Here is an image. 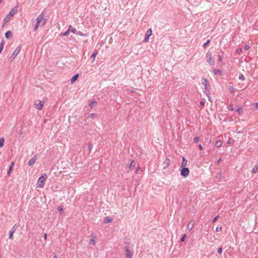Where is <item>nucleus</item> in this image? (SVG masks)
<instances>
[{
    "label": "nucleus",
    "instance_id": "nucleus-19",
    "mask_svg": "<svg viewBox=\"0 0 258 258\" xmlns=\"http://www.w3.org/2000/svg\"><path fill=\"white\" fill-rule=\"evenodd\" d=\"M79 74H76L74 75L71 80V84L74 83L78 78Z\"/></svg>",
    "mask_w": 258,
    "mask_h": 258
},
{
    "label": "nucleus",
    "instance_id": "nucleus-15",
    "mask_svg": "<svg viewBox=\"0 0 258 258\" xmlns=\"http://www.w3.org/2000/svg\"><path fill=\"white\" fill-rule=\"evenodd\" d=\"M113 221V219L110 217H106L104 219V223H108L111 222Z\"/></svg>",
    "mask_w": 258,
    "mask_h": 258
},
{
    "label": "nucleus",
    "instance_id": "nucleus-29",
    "mask_svg": "<svg viewBox=\"0 0 258 258\" xmlns=\"http://www.w3.org/2000/svg\"><path fill=\"white\" fill-rule=\"evenodd\" d=\"M14 165V162H12V163H11V165H10V166L9 167V171L8 172V175H10V173H11V171L12 170V168H13Z\"/></svg>",
    "mask_w": 258,
    "mask_h": 258
},
{
    "label": "nucleus",
    "instance_id": "nucleus-3",
    "mask_svg": "<svg viewBox=\"0 0 258 258\" xmlns=\"http://www.w3.org/2000/svg\"><path fill=\"white\" fill-rule=\"evenodd\" d=\"M18 11V9L17 7H15L13 8L8 14V15L6 16L4 21V23L6 24L10 19V18L13 17Z\"/></svg>",
    "mask_w": 258,
    "mask_h": 258
},
{
    "label": "nucleus",
    "instance_id": "nucleus-48",
    "mask_svg": "<svg viewBox=\"0 0 258 258\" xmlns=\"http://www.w3.org/2000/svg\"><path fill=\"white\" fill-rule=\"evenodd\" d=\"M231 140H232L231 138H229L228 141V142H227V144H231Z\"/></svg>",
    "mask_w": 258,
    "mask_h": 258
},
{
    "label": "nucleus",
    "instance_id": "nucleus-44",
    "mask_svg": "<svg viewBox=\"0 0 258 258\" xmlns=\"http://www.w3.org/2000/svg\"><path fill=\"white\" fill-rule=\"evenodd\" d=\"M229 109L231 111H233L234 110V108H233V106L232 105L230 104L229 106Z\"/></svg>",
    "mask_w": 258,
    "mask_h": 258
},
{
    "label": "nucleus",
    "instance_id": "nucleus-26",
    "mask_svg": "<svg viewBox=\"0 0 258 258\" xmlns=\"http://www.w3.org/2000/svg\"><path fill=\"white\" fill-rule=\"evenodd\" d=\"M135 163L134 162V160H132L131 163H130V165H129V168L130 170H133L135 167Z\"/></svg>",
    "mask_w": 258,
    "mask_h": 258
},
{
    "label": "nucleus",
    "instance_id": "nucleus-6",
    "mask_svg": "<svg viewBox=\"0 0 258 258\" xmlns=\"http://www.w3.org/2000/svg\"><path fill=\"white\" fill-rule=\"evenodd\" d=\"M18 228V225L17 224H15L13 226V227L11 228V230L9 232V239H13V234L16 231V230Z\"/></svg>",
    "mask_w": 258,
    "mask_h": 258
},
{
    "label": "nucleus",
    "instance_id": "nucleus-49",
    "mask_svg": "<svg viewBox=\"0 0 258 258\" xmlns=\"http://www.w3.org/2000/svg\"><path fill=\"white\" fill-rule=\"evenodd\" d=\"M253 104L256 108H258V102L254 103Z\"/></svg>",
    "mask_w": 258,
    "mask_h": 258
},
{
    "label": "nucleus",
    "instance_id": "nucleus-18",
    "mask_svg": "<svg viewBox=\"0 0 258 258\" xmlns=\"http://www.w3.org/2000/svg\"><path fill=\"white\" fill-rule=\"evenodd\" d=\"M68 30L70 32H71L74 34H76L77 31L76 29L73 28L71 25L69 26Z\"/></svg>",
    "mask_w": 258,
    "mask_h": 258
},
{
    "label": "nucleus",
    "instance_id": "nucleus-56",
    "mask_svg": "<svg viewBox=\"0 0 258 258\" xmlns=\"http://www.w3.org/2000/svg\"><path fill=\"white\" fill-rule=\"evenodd\" d=\"M53 258H57V256H56V255H55L53 257Z\"/></svg>",
    "mask_w": 258,
    "mask_h": 258
},
{
    "label": "nucleus",
    "instance_id": "nucleus-51",
    "mask_svg": "<svg viewBox=\"0 0 258 258\" xmlns=\"http://www.w3.org/2000/svg\"><path fill=\"white\" fill-rule=\"evenodd\" d=\"M89 115H90V117H93V116H94L95 115V114L92 113V114H89Z\"/></svg>",
    "mask_w": 258,
    "mask_h": 258
},
{
    "label": "nucleus",
    "instance_id": "nucleus-28",
    "mask_svg": "<svg viewBox=\"0 0 258 258\" xmlns=\"http://www.w3.org/2000/svg\"><path fill=\"white\" fill-rule=\"evenodd\" d=\"M70 34V32L69 31V30L68 29L65 32L61 33L60 34V35L62 36H68Z\"/></svg>",
    "mask_w": 258,
    "mask_h": 258
},
{
    "label": "nucleus",
    "instance_id": "nucleus-42",
    "mask_svg": "<svg viewBox=\"0 0 258 258\" xmlns=\"http://www.w3.org/2000/svg\"><path fill=\"white\" fill-rule=\"evenodd\" d=\"M222 247H220L218 249V250H217V252L219 253V254H221L222 253Z\"/></svg>",
    "mask_w": 258,
    "mask_h": 258
},
{
    "label": "nucleus",
    "instance_id": "nucleus-55",
    "mask_svg": "<svg viewBox=\"0 0 258 258\" xmlns=\"http://www.w3.org/2000/svg\"><path fill=\"white\" fill-rule=\"evenodd\" d=\"M140 170V168L138 167L137 168V171H138V170Z\"/></svg>",
    "mask_w": 258,
    "mask_h": 258
},
{
    "label": "nucleus",
    "instance_id": "nucleus-41",
    "mask_svg": "<svg viewBox=\"0 0 258 258\" xmlns=\"http://www.w3.org/2000/svg\"><path fill=\"white\" fill-rule=\"evenodd\" d=\"M219 218V216L215 217L212 220V223H215Z\"/></svg>",
    "mask_w": 258,
    "mask_h": 258
},
{
    "label": "nucleus",
    "instance_id": "nucleus-35",
    "mask_svg": "<svg viewBox=\"0 0 258 258\" xmlns=\"http://www.w3.org/2000/svg\"><path fill=\"white\" fill-rule=\"evenodd\" d=\"M228 89H229V91H230V92H231V93H234V88H233L232 86H229L228 87Z\"/></svg>",
    "mask_w": 258,
    "mask_h": 258
},
{
    "label": "nucleus",
    "instance_id": "nucleus-25",
    "mask_svg": "<svg viewBox=\"0 0 258 258\" xmlns=\"http://www.w3.org/2000/svg\"><path fill=\"white\" fill-rule=\"evenodd\" d=\"M170 160L169 158H166L164 162V163L166 164V167H168L170 165Z\"/></svg>",
    "mask_w": 258,
    "mask_h": 258
},
{
    "label": "nucleus",
    "instance_id": "nucleus-57",
    "mask_svg": "<svg viewBox=\"0 0 258 258\" xmlns=\"http://www.w3.org/2000/svg\"><path fill=\"white\" fill-rule=\"evenodd\" d=\"M2 0H0V4L2 3Z\"/></svg>",
    "mask_w": 258,
    "mask_h": 258
},
{
    "label": "nucleus",
    "instance_id": "nucleus-27",
    "mask_svg": "<svg viewBox=\"0 0 258 258\" xmlns=\"http://www.w3.org/2000/svg\"><path fill=\"white\" fill-rule=\"evenodd\" d=\"M5 142V139L4 137H2L0 139V148H2L4 146Z\"/></svg>",
    "mask_w": 258,
    "mask_h": 258
},
{
    "label": "nucleus",
    "instance_id": "nucleus-16",
    "mask_svg": "<svg viewBox=\"0 0 258 258\" xmlns=\"http://www.w3.org/2000/svg\"><path fill=\"white\" fill-rule=\"evenodd\" d=\"M187 160L184 157H182L181 167H185V166L187 165Z\"/></svg>",
    "mask_w": 258,
    "mask_h": 258
},
{
    "label": "nucleus",
    "instance_id": "nucleus-45",
    "mask_svg": "<svg viewBox=\"0 0 258 258\" xmlns=\"http://www.w3.org/2000/svg\"><path fill=\"white\" fill-rule=\"evenodd\" d=\"M249 48V46L248 45H245L244 47V49L247 50Z\"/></svg>",
    "mask_w": 258,
    "mask_h": 258
},
{
    "label": "nucleus",
    "instance_id": "nucleus-23",
    "mask_svg": "<svg viewBox=\"0 0 258 258\" xmlns=\"http://www.w3.org/2000/svg\"><path fill=\"white\" fill-rule=\"evenodd\" d=\"M222 145V142L221 140H219L216 142L215 146L217 148H219V147H221Z\"/></svg>",
    "mask_w": 258,
    "mask_h": 258
},
{
    "label": "nucleus",
    "instance_id": "nucleus-8",
    "mask_svg": "<svg viewBox=\"0 0 258 258\" xmlns=\"http://www.w3.org/2000/svg\"><path fill=\"white\" fill-rule=\"evenodd\" d=\"M152 33V31L151 29H148L145 34V37L144 39V41L147 42L149 41V37L151 35Z\"/></svg>",
    "mask_w": 258,
    "mask_h": 258
},
{
    "label": "nucleus",
    "instance_id": "nucleus-14",
    "mask_svg": "<svg viewBox=\"0 0 258 258\" xmlns=\"http://www.w3.org/2000/svg\"><path fill=\"white\" fill-rule=\"evenodd\" d=\"M213 72L215 75H219L220 76L223 75L222 71L219 69H214Z\"/></svg>",
    "mask_w": 258,
    "mask_h": 258
},
{
    "label": "nucleus",
    "instance_id": "nucleus-12",
    "mask_svg": "<svg viewBox=\"0 0 258 258\" xmlns=\"http://www.w3.org/2000/svg\"><path fill=\"white\" fill-rule=\"evenodd\" d=\"M125 255H126L125 258H131L132 255H131V251L129 249L128 246L125 247Z\"/></svg>",
    "mask_w": 258,
    "mask_h": 258
},
{
    "label": "nucleus",
    "instance_id": "nucleus-2",
    "mask_svg": "<svg viewBox=\"0 0 258 258\" xmlns=\"http://www.w3.org/2000/svg\"><path fill=\"white\" fill-rule=\"evenodd\" d=\"M46 178V175L45 174L44 175H41L38 179L37 183V187L39 188H42L44 186L45 181Z\"/></svg>",
    "mask_w": 258,
    "mask_h": 258
},
{
    "label": "nucleus",
    "instance_id": "nucleus-39",
    "mask_svg": "<svg viewBox=\"0 0 258 258\" xmlns=\"http://www.w3.org/2000/svg\"><path fill=\"white\" fill-rule=\"evenodd\" d=\"M57 210L60 213L63 211V208L60 206L57 207Z\"/></svg>",
    "mask_w": 258,
    "mask_h": 258
},
{
    "label": "nucleus",
    "instance_id": "nucleus-34",
    "mask_svg": "<svg viewBox=\"0 0 258 258\" xmlns=\"http://www.w3.org/2000/svg\"><path fill=\"white\" fill-rule=\"evenodd\" d=\"M89 243L91 245H94L95 243V241L94 240V238H92L90 240Z\"/></svg>",
    "mask_w": 258,
    "mask_h": 258
},
{
    "label": "nucleus",
    "instance_id": "nucleus-37",
    "mask_svg": "<svg viewBox=\"0 0 258 258\" xmlns=\"http://www.w3.org/2000/svg\"><path fill=\"white\" fill-rule=\"evenodd\" d=\"M77 35L79 36H85V35L83 34L81 31H77L76 33Z\"/></svg>",
    "mask_w": 258,
    "mask_h": 258
},
{
    "label": "nucleus",
    "instance_id": "nucleus-20",
    "mask_svg": "<svg viewBox=\"0 0 258 258\" xmlns=\"http://www.w3.org/2000/svg\"><path fill=\"white\" fill-rule=\"evenodd\" d=\"M209 87H210V86H207V89H205V90H206L205 92H206V95L208 96V97L209 98V100L210 101V91L209 90Z\"/></svg>",
    "mask_w": 258,
    "mask_h": 258
},
{
    "label": "nucleus",
    "instance_id": "nucleus-1",
    "mask_svg": "<svg viewBox=\"0 0 258 258\" xmlns=\"http://www.w3.org/2000/svg\"><path fill=\"white\" fill-rule=\"evenodd\" d=\"M45 15L44 12H42L36 18L37 22L34 27V31L37 30L40 25L43 26L45 24L46 19L44 18Z\"/></svg>",
    "mask_w": 258,
    "mask_h": 258
},
{
    "label": "nucleus",
    "instance_id": "nucleus-10",
    "mask_svg": "<svg viewBox=\"0 0 258 258\" xmlns=\"http://www.w3.org/2000/svg\"><path fill=\"white\" fill-rule=\"evenodd\" d=\"M37 158L36 155H34L31 159H30L28 162L29 166H31L34 165L37 160Z\"/></svg>",
    "mask_w": 258,
    "mask_h": 258
},
{
    "label": "nucleus",
    "instance_id": "nucleus-52",
    "mask_svg": "<svg viewBox=\"0 0 258 258\" xmlns=\"http://www.w3.org/2000/svg\"><path fill=\"white\" fill-rule=\"evenodd\" d=\"M200 104H201V105H204V102L203 101H201V102H200Z\"/></svg>",
    "mask_w": 258,
    "mask_h": 258
},
{
    "label": "nucleus",
    "instance_id": "nucleus-50",
    "mask_svg": "<svg viewBox=\"0 0 258 258\" xmlns=\"http://www.w3.org/2000/svg\"><path fill=\"white\" fill-rule=\"evenodd\" d=\"M199 149H200V150H203V148L202 146L201 145V144H200V145H199Z\"/></svg>",
    "mask_w": 258,
    "mask_h": 258
},
{
    "label": "nucleus",
    "instance_id": "nucleus-32",
    "mask_svg": "<svg viewBox=\"0 0 258 258\" xmlns=\"http://www.w3.org/2000/svg\"><path fill=\"white\" fill-rule=\"evenodd\" d=\"M239 79L241 81H244V80H245V78L243 74H240L239 76Z\"/></svg>",
    "mask_w": 258,
    "mask_h": 258
},
{
    "label": "nucleus",
    "instance_id": "nucleus-11",
    "mask_svg": "<svg viewBox=\"0 0 258 258\" xmlns=\"http://www.w3.org/2000/svg\"><path fill=\"white\" fill-rule=\"evenodd\" d=\"M194 222L192 221H190L187 225V228L189 231H190L194 227Z\"/></svg>",
    "mask_w": 258,
    "mask_h": 258
},
{
    "label": "nucleus",
    "instance_id": "nucleus-53",
    "mask_svg": "<svg viewBox=\"0 0 258 258\" xmlns=\"http://www.w3.org/2000/svg\"><path fill=\"white\" fill-rule=\"evenodd\" d=\"M46 237H47V234L45 233V234H44V237L45 239H46Z\"/></svg>",
    "mask_w": 258,
    "mask_h": 258
},
{
    "label": "nucleus",
    "instance_id": "nucleus-5",
    "mask_svg": "<svg viewBox=\"0 0 258 258\" xmlns=\"http://www.w3.org/2000/svg\"><path fill=\"white\" fill-rule=\"evenodd\" d=\"M181 168L180 171V174L181 176L186 177H187L189 173V169L185 167H180Z\"/></svg>",
    "mask_w": 258,
    "mask_h": 258
},
{
    "label": "nucleus",
    "instance_id": "nucleus-17",
    "mask_svg": "<svg viewBox=\"0 0 258 258\" xmlns=\"http://www.w3.org/2000/svg\"><path fill=\"white\" fill-rule=\"evenodd\" d=\"M12 36V33L11 31H8L5 33V37L7 39H10Z\"/></svg>",
    "mask_w": 258,
    "mask_h": 258
},
{
    "label": "nucleus",
    "instance_id": "nucleus-43",
    "mask_svg": "<svg viewBox=\"0 0 258 258\" xmlns=\"http://www.w3.org/2000/svg\"><path fill=\"white\" fill-rule=\"evenodd\" d=\"M217 232H220L222 230V227H217L216 229Z\"/></svg>",
    "mask_w": 258,
    "mask_h": 258
},
{
    "label": "nucleus",
    "instance_id": "nucleus-21",
    "mask_svg": "<svg viewBox=\"0 0 258 258\" xmlns=\"http://www.w3.org/2000/svg\"><path fill=\"white\" fill-rule=\"evenodd\" d=\"M258 171V162L256 163L254 167L252 170V173H255Z\"/></svg>",
    "mask_w": 258,
    "mask_h": 258
},
{
    "label": "nucleus",
    "instance_id": "nucleus-33",
    "mask_svg": "<svg viewBox=\"0 0 258 258\" xmlns=\"http://www.w3.org/2000/svg\"><path fill=\"white\" fill-rule=\"evenodd\" d=\"M97 54V51H95H95L93 52V54L91 55V58H92L93 59V60H94V59H95V57H96V56Z\"/></svg>",
    "mask_w": 258,
    "mask_h": 258
},
{
    "label": "nucleus",
    "instance_id": "nucleus-22",
    "mask_svg": "<svg viewBox=\"0 0 258 258\" xmlns=\"http://www.w3.org/2000/svg\"><path fill=\"white\" fill-rule=\"evenodd\" d=\"M97 104V101L95 100H93L92 101L90 102L89 104V106L91 108H92L95 105Z\"/></svg>",
    "mask_w": 258,
    "mask_h": 258
},
{
    "label": "nucleus",
    "instance_id": "nucleus-46",
    "mask_svg": "<svg viewBox=\"0 0 258 258\" xmlns=\"http://www.w3.org/2000/svg\"><path fill=\"white\" fill-rule=\"evenodd\" d=\"M236 52L238 53H240L242 52V49L241 48H238L236 49Z\"/></svg>",
    "mask_w": 258,
    "mask_h": 258
},
{
    "label": "nucleus",
    "instance_id": "nucleus-31",
    "mask_svg": "<svg viewBox=\"0 0 258 258\" xmlns=\"http://www.w3.org/2000/svg\"><path fill=\"white\" fill-rule=\"evenodd\" d=\"M210 39H208V40H207V41H206L205 43H204V44H203V47H204V48H206V47H207V45H208L209 44V43H210Z\"/></svg>",
    "mask_w": 258,
    "mask_h": 258
},
{
    "label": "nucleus",
    "instance_id": "nucleus-54",
    "mask_svg": "<svg viewBox=\"0 0 258 258\" xmlns=\"http://www.w3.org/2000/svg\"><path fill=\"white\" fill-rule=\"evenodd\" d=\"M221 159H219L218 161H217V163L218 164H219L220 163V161H221Z\"/></svg>",
    "mask_w": 258,
    "mask_h": 258
},
{
    "label": "nucleus",
    "instance_id": "nucleus-36",
    "mask_svg": "<svg viewBox=\"0 0 258 258\" xmlns=\"http://www.w3.org/2000/svg\"><path fill=\"white\" fill-rule=\"evenodd\" d=\"M186 237V234H184L183 235L182 237L181 238V239H180V241H181V242H183V241H184V240H185V239Z\"/></svg>",
    "mask_w": 258,
    "mask_h": 258
},
{
    "label": "nucleus",
    "instance_id": "nucleus-4",
    "mask_svg": "<svg viewBox=\"0 0 258 258\" xmlns=\"http://www.w3.org/2000/svg\"><path fill=\"white\" fill-rule=\"evenodd\" d=\"M206 57L207 62L211 66L215 64V60L212 58V54L211 52L208 51L206 53Z\"/></svg>",
    "mask_w": 258,
    "mask_h": 258
},
{
    "label": "nucleus",
    "instance_id": "nucleus-9",
    "mask_svg": "<svg viewBox=\"0 0 258 258\" xmlns=\"http://www.w3.org/2000/svg\"><path fill=\"white\" fill-rule=\"evenodd\" d=\"M21 50V47L20 46H17L14 51L13 52V54H12L11 57L15 58L20 52V51Z\"/></svg>",
    "mask_w": 258,
    "mask_h": 258
},
{
    "label": "nucleus",
    "instance_id": "nucleus-30",
    "mask_svg": "<svg viewBox=\"0 0 258 258\" xmlns=\"http://www.w3.org/2000/svg\"><path fill=\"white\" fill-rule=\"evenodd\" d=\"M4 44H5L4 41H2V42L0 44V53H1V52L2 51V50L4 48Z\"/></svg>",
    "mask_w": 258,
    "mask_h": 258
},
{
    "label": "nucleus",
    "instance_id": "nucleus-38",
    "mask_svg": "<svg viewBox=\"0 0 258 258\" xmlns=\"http://www.w3.org/2000/svg\"><path fill=\"white\" fill-rule=\"evenodd\" d=\"M218 61H219L222 62L223 61L222 57V56L220 54H218Z\"/></svg>",
    "mask_w": 258,
    "mask_h": 258
},
{
    "label": "nucleus",
    "instance_id": "nucleus-40",
    "mask_svg": "<svg viewBox=\"0 0 258 258\" xmlns=\"http://www.w3.org/2000/svg\"><path fill=\"white\" fill-rule=\"evenodd\" d=\"M199 137H196L195 138H194V142L196 143H197L199 141Z\"/></svg>",
    "mask_w": 258,
    "mask_h": 258
},
{
    "label": "nucleus",
    "instance_id": "nucleus-24",
    "mask_svg": "<svg viewBox=\"0 0 258 258\" xmlns=\"http://www.w3.org/2000/svg\"><path fill=\"white\" fill-rule=\"evenodd\" d=\"M236 111L239 115H241L243 113V109L241 107H238Z\"/></svg>",
    "mask_w": 258,
    "mask_h": 258
},
{
    "label": "nucleus",
    "instance_id": "nucleus-47",
    "mask_svg": "<svg viewBox=\"0 0 258 258\" xmlns=\"http://www.w3.org/2000/svg\"><path fill=\"white\" fill-rule=\"evenodd\" d=\"M92 147H93L92 145L90 143L88 144V148H89V150H91V149L92 148Z\"/></svg>",
    "mask_w": 258,
    "mask_h": 258
},
{
    "label": "nucleus",
    "instance_id": "nucleus-13",
    "mask_svg": "<svg viewBox=\"0 0 258 258\" xmlns=\"http://www.w3.org/2000/svg\"><path fill=\"white\" fill-rule=\"evenodd\" d=\"M202 83L204 85L205 89H207V86H209V84L208 83L207 80L205 78H202Z\"/></svg>",
    "mask_w": 258,
    "mask_h": 258
},
{
    "label": "nucleus",
    "instance_id": "nucleus-7",
    "mask_svg": "<svg viewBox=\"0 0 258 258\" xmlns=\"http://www.w3.org/2000/svg\"><path fill=\"white\" fill-rule=\"evenodd\" d=\"M34 105L36 109L39 110H41L43 107L44 104L42 101L37 100L35 101Z\"/></svg>",
    "mask_w": 258,
    "mask_h": 258
}]
</instances>
